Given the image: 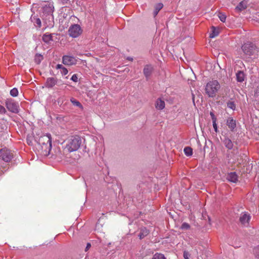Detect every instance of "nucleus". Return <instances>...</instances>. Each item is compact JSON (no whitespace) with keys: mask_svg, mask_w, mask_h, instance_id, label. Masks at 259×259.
I'll use <instances>...</instances> for the list:
<instances>
[{"mask_svg":"<svg viewBox=\"0 0 259 259\" xmlns=\"http://www.w3.org/2000/svg\"><path fill=\"white\" fill-rule=\"evenodd\" d=\"M54 7L51 2H45L42 7V19L47 26H52L54 23L53 13Z\"/></svg>","mask_w":259,"mask_h":259,"instance_id":"1","label":"nucleus"},{"mask_svg":"<svg viewBox=\"0 0 259 259\" xmlns=\"http://www.w3.org/2000/svg\"><path fill=\"white\" fill-rule=\"evenodd\" d=\"M220 88L221 85L217 80H212L206 83L205 93L209 97L213 98L215 97Z\"/></svg>","mask_w":259,"mask_h":259,"instance_id":"2","label":"nucleus"},{"mask_svg":"<svg viewBox=\"0 0 259 259\" xmlns=\"http://www.w3.org/2000/svg\"><path fill=\"white\" fill-rule=\"evenodd\" d=\"M81 144V139L78 136H74L68 141L64 150L68 152H72L77 150Z\"/></svg>","mask_w":259,"mask_h":259,"instance_id":"3","label":"nucleus"},{"mask_svg":"<svg viewBox=\"0 0 259 259\" xmlns=\"http://www.w3.org/2000/svg\"><path fill=\"white\" fill-rule=\"evenodd\" d=\"M242 50L245 55L253 57L257 55L258 51L255 45L251 42L244 44L242 46Z\"/></svg>","mask_w":259,"mask_h":259,"instance_id":"4","label":"nucleus"},{"mask_svg":"<svg viewBox=\"0 0 259 259\" xmlns=\"http://www.w3.org/2000/svg\"><path fill=\"white\" fill-rule=\"evenodd\" d=\"M82 32V29L79 24H75L71 25L68 29L69 35L73 37H78Z\"/></svg>","mask_w":259,"mask_h":259,"instance_id":"5","label":"nucleus"},{"mask_svg":"<svg viewBox=\"0 0 259 259\" xmlns=\"http://www.w3.org/2000/svg\"><path fill=\"white\" fill-rule=\"evenodd\" d=\"M39 143L42 145L46 149L50 150L52 148V138L50 134H47L40 137Z\"/></svg>","mask_w":259,"mask_h":259,"instance_id":"6","label":"nucleus"},{"mask_svg":"<svg viewBox=\"0 0 259 259\" xmlns=\"http://www.w3.org/2000/svg\"><path fill=\"white\" fill-rule=\"evenodd\" d=\"M6 106L11 112L17 113L19 112L18 103L12 99H7L6 101Z\"/></svg>","mask_w":259,"mask_h":259,"instance_id":"7","label":"nucleus"},{"mask_svg":"<svg viewBox=\"0 0 259 259\" xmlns=\"http://www.w3.org/2000/svg\"><path fill=\"white\" fill-rule=\"evenodd\" d=\"M13 157L11 151L6 148L0 150V158L5 162H9Z\"/></svg>","mask_w":259,"mask_h":259,"instance_id":"8","label":"nucleus"},{"mask_svg":"<svg viewBox=\"0 0 259 259\" xmlns=\"http://www.w3.org/2000/svg\"><path fill=\"white\" fill-rule=\"evenodd\" d=\"M62 62L64 65L71 66L76 64L77 60L74 57L66 55L62 57Z\"/></svg>","mask_w":259,"mask_h":259,"instance_id":"9","label":"nucleus"},{"mask_svg":"<svg viewBox=\"0 0 259 259\" xmlns=\"http://www.w3.org/2000/svg\"><path fill=\"white\" fill-rule=\"evenodd\" d=\"M58 79L56 77H48L45 82V86L47 88H52L58 83Z\"/></svg>","mask_w":259,"mask_h":259,"instance_id":"10","label":"nucleus"},{"mask_svg":"<svg viewBox=\"0 0 259 259\" xmlns=\"http://www.w3.org/2000/svg\"><path fill=\"white\" fill-rule=\"evenodd\" d=\"M226 124L231 131H234L236 127V121L233 117H229L226 120Z\"/></svg>","mask_w":259,"mask_h":259,"instance_id":"11","label":"nucleus"},{"mask_svg":"<svg viewBox=\"0 0 259 259\" xmlns=\"http://www.w3.org/2000/svg\"><path fill=\"white\" fill-rule=\"evenodd\" d=\"M153 70V67H152V66L150 65H146L145 66L143 69V73L147 79H148V78L150 77Z\"/></svg>","mask_w":259,"mask_h":259,"instance_id":"12","label":"nucleus"},{"mask_svg":"<svg viewBox=\"0 0 259 259\" xmlns=\"http://www.w3.org/2000/svg\"><path fill=\"white\" fill-rule=\"evenodd\" d=\"M250 218L249 214L244 212L241 214L239 220L242 224L245 225L248 224Z\"/></svg>","mask_w":259,"mask_h":259,"instance_id":"13","label":"nucleus"},{"mask_svg":"<svg viewBox=\"0 0 259 259\" xmlns=\"http://www.w3.org/2000/svg\"><path fill=\"white\" fill-rule=\"evenodd\" d=\"M247 1L243 0L242 2H241L236 7V10L238 12L242 11L247 8Z\"/></svg>","mask_w":259,"mask_h":259,"instance_id":"14","label":"nucleus"},{"mask_svg":"<svg viewBox=\"0 0 259 259\" xmlns=\"http://www.w3.org/2000/svg\"><path fill=\"white\" fill-rule=\"evenodd\" d=\"M225 147L228 149H232L233 147V144L232 141L227 137H225L223 140Z\"/></svg>","mask_w":259,"mask_h":259,"instance_id":"15","label":"nucleus"},{"mask_svg":"<svg viewBox=\"0 0 259 259\" xmlns=\"http://www.w3.org/2000/svg\"><path fill=\"white\" fill-rule=\"evenodd\" d=\"M31 21L33 23L35 27L40 28L41 26V23L40 19L36 16H31L30 18Z\"/></svg>","mask_w":259,"mask_h":259,"instance_id":"16","label":"nucleus"},{"mask_svg":"<svg viewBox=\"0 0 259 259\" xmlns=\"http://www.w3.org/2000/svg\"><path fill=\"white\" fill-rule=\"evenodd\" d=\"M227 179L230 182L236 183L238 180V176L236 172H232L228 175Z\"/></svg>","mask_w":259,"mask_h":259,"instance_id":"17","label":"nucleus"},{"mask_svg":"<svg viewBox=\"0 0 259 259\" xmlns=\"http://www.w3.org/2000/svg\"><path fill=\"white\" fill-rule=\"evenodd\" d=\"M165 107V102L160 98L157 100L155 104V108L158 110H162Z\"/></svg>","mask_w":259,"mask_h":259,"instance_id":"18","label":"nucleus"},{"mask_svg":"<svg viewBox=\"0 0 259 259\" xmlns=\"http://www.w3.org/2000/svg\"><path fill=\"white\" fill-rule=\"evenodd\" d=\"M149 233V230L145 227L141 228L140 229V233L138 236L140 239L144 238L147 236Z\"/></svg>","mask_w":259,"mask_h":259,"instance_id":"19","label":"nucleus"},{"mask_svg":"<svg viewBox=\"0 0 259 259\" xmlns=\"http://www.w3.org/2000/svg\"><path fill=\"white\" fill-rule=\"evenodd\" d=\"M236 79L238 82H242L244 80L245 75L243 71H239L236 73Z\"/></svg>","mask_w":259,"mask_h":259,"instance_id":"20","label":"nucleus"},{"mask_svg":"<svg viewBox=\"0 0 259 259\" xmlns=\"http://www.w3.org/2000/svg\"><path fill=\"white\" fill-rule=\"evenodd\" d=\"M56 68V69H60V72L62 75H65L68 72L67 69L64 67L62 64L57 65Z\"/></svg>","mask_w":259,"mask_h":259,"instance_id":"21","label":"nucleus"},{"mask_svg":"<svg viewBox=\"0 0 259 259\" xmlns=\"http://www.w3.org/2000/svg\"><path fill=\"white\" fill-rule=\"evenodd\" d=\"M163 7V4L159 3L157 4L154 7V10L153 12L154 16L155 17L159 12V11L162 9Z\"/></svg>","mask_w":259,"mask_h":259,"instance_id":"22","label":"nucleus"},{"mask_svg":"<svg viewBox=\"0 0 259 259\" xmlns=\"http://www.w3.org/2000/svg\"><path fill=\"white\" fill-rule=\"evenodd\" d=\"M42 40L46 43H49L52 40V36L51 34H45L42 36Z\"/></svg>","mask_w":259,"mask_h":259,"instance_id":"23","label":"nucleus"},{"mask_svg":"<svg viewBox=\"0 0 259 259\" xmlns=\"http://www.w3.org/2000/svg\"><path fill=\"white\" fill-rule=\"evenodd\" d=\"M219 32L218 29H216L214 26L211 27V32L209 34L210 38H214L219 35Z\"/></svg>","mask_w":259,"mask_h":259,"instance_id":"24","label":"nucleus"},{"mask_svg":"<svg viewBox=\"0 0 259 259\" xmlns=\"http://www.w3.org/2000/svg\"><path fill=\"white\" fill-rule=\"evenodd\" d=\"M70 102L72 103V104L74 106H77L81 109H83V106L81 105V104L79 101H78L76 99H75L74 98H71L70 99Z\"/></svg>","mask_w":259,"mask_h":259,"instance_id":"25","label":"nucleus"},{"mask_svg":"<svg viewBox=\"0 0 259 259\" xmlns=\"http://www.w3.org/2000/svg\"><path fill=\"white\" fill-rule=\"evenodd\" d=\"M43 56L41 54H36L34 57V61L36 63L39 64L41 61L43 60Z\"/></svg>","mask_w":259,"mask_h":259,"instance_id":"26","label":"nucleus"},{"mask_svg":"<svg viewBox=\"0 0 259 259\" xmlns=\"http://www.w3.org/2000/svg\"><path fill=\"white\" fill-rule=\"evenodd\" d=\"M185 154L187 156H190L192 155L193 151L192 149L189 147H186L184 149Z\"/></svg>","mask_w":259,"mask_h":259,"instance_id":"27","label":"nucleus"},{"mask_svg":"<svg viewBox=\"0 0 259 259\" xmlns=\"http://www.w3.org/2000/svg\"><path fill=\"white\" fill-rule=\"evenodd\" d=\"M227 105L228 108L232 109L233 110H235L236 109V104L232 100H229L227 103Z\"/></svg>","mask_w":259,"mask_h":259,"instance_id":"28","label":"nucleus"},{"mask_svg":"<svg viewBox=\"0 0 259 259\" xmlns=\"http://www.w3.org/2000/svg\"><path fill=\"white\" fill-rule=\"evenodd\" d=\"M152 259H166L164 255L161 253H155Z\"/></svg>","mask_w":259,"mask_h":259,"instance_id":"29","label":"nucleus"},{"mask_svg":"<svg viewBox=\"0 0 259 259\" xmlns=\"http://www.w3.org/2000/svg\"><path fill=\"white\" fill-rule=\"evenodd\" d=\"M10 95L13 97H17L18 95V91L17 89L13 88L10 91Z\"/></svg>","mask_w":259,"mask_h":259,"instance_id":"30","label":"nucleus"},{"mask_svg":"<svg viewBox=\"0 0 259 259\" xmlns=\"http://www.w3.org/2000/svg\"><path fill=\"white\" fill-rule=\"evenodd\" d=\"M218 16L222 22H225L226 19V16L224 14L222 13H219Z\"/></svg>","mask_w":259,"mask_h":259,"instance_id":"31","label":"nucleus"},{"mask_svg":"<svg viewBox=\"0 0 259 259\" xmlns=\"http://www.w3.org/2000/svg\"><path fill=\"white\" fill-rule=\"evenodd\" d=\"M190 226L189 224L187 223H183L181 227V228L182 230H188L189 229H190Z\"/></svg>","mask_w":259,"mask_h":259,"instance_id":"32","label":"nucleus"},{"mask_svg":"<svg viewBox=\"0 0 259 259\" xmlns=\"http://www.w3.org/2000/svg\"><path fill=\"white\" fill-rule=\"evenodd\" d=\"M253 252L256 256L259 257V245L253 249Z\"/></svg>","mask_w":259,"mask_h":259,"instance_id":"33","label":"nucleus"},{"mask_svg":"<svg viewBox=\"0 0 259 259\" xmlns=\"http://www.w3.org/2000/svg\"><path fill=\"white\" fill-rule=\"evenodd\" d=\"M71 80L75 82H77L78 81V77H77V75L75 74H73L71 78Z\"/></svg>","mask_w":259,"mask_h":259,"instance_id":"34","label":"nucleus"},{"mask_svg":"<svg viewBox=\"0 0 259 259\" xmlns=\"http://www.w3.org/2000/svg\"><path fill=\"white\" fill-rule=\"evenodd\" d=\"M6 112V110L5 107L2 105H0V114H3Z\"/></svg>","mask_w":259,"mask_h":259,"instance_id":"35","label":"nucleus"},{"mask_svg":"<svg viewBox=\"0 0 259 259\" xmlns=\"http://www.w3.org/2000/svg\"><path fill=\"white\" fill-rule=\"evenodd\" d=\"M212 125L216 133H218V126L217 124V121H214V122H212Z\"/></svg>","mask_w":259,"mask_h":259,"instance_id":"36","label":"nucleus"},{"mask_svg":"<svg viewBox=\"0 0 259 259\" xmlns=\"http://www.w3.org/2000/svg\"><path fill=\"white\" fill-rule=\"evenodd\" d=\"M183 255L185 259H189L190 254L188 252L185 251Z\"/></svg>","mask_w":259,"mask_h":259,"instance_id":"37","label":"nucleus"},{"mask_svg":"<svg viewBox=\"0 0 259 259\" xmlns=\"http://www.w3.org/2000/svg\"><path fill=\"white\" fill-rule=\"evenodd\" d=\"M210 115L211 116L212 122H214V121H217V118L215 117L214 114L212 112H210Z\"/></svg>","mask_w":259,"mask_h":259,"instance_id":"38","label":"nucleus"},{"mask_svg":"<svg viewBox=\"0 0 259 259\" xmlns=\"http://www.w3.org/2000/svg\"><path fill=\"white\" fill-rule=\"evenodd\" d=\"M91 247V244L90 243H88L85 248V251H87Z\"/></svg>","mask_w":259,"mask_h":259,"instance_id":"39","label":"nucleus"},{"mask_svg":"<svg viewBox=\"0 0 259 259\" xmlns=\"http://www.w3.org/2000/svg\"><path fill=\"white\" fill-rule=\"evenodd\" d=\"M61 2V3L62 4H65V3H67L68 1H69V0H59Z\"/></svg>","mask_w":259,"mask_h":259,"instance_id":"40","label":"nucleus"},{"mask_svg":"<svg viewBox=\"0 0 259 259\" xmlns=\"http://www.w3.org/2000/svg\"><path fill=\"white\" fill-rule=\"evenodd\" d=\"M127 59L130 61H132L133 60V58H131V57H128L127 58Z\"/></svg>","mask_w":259,"mask_h":259,"instance_id":"41","label":"nucleus"}]
</instances>
